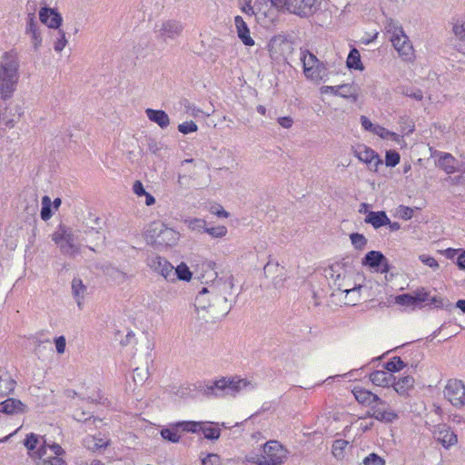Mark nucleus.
<instances>
[{"label":"nucleus","instance_id":"37","mask_svg":"<svg viewBox=\"0 0 465 465\" xmlns=\"http://www.w3.org/2000/svg\"><path fill=\"white\" fill-rule=\"evenodd\" d=\"M84 445L88 450L95 451L106 448L108 446V442L104 441L102 439H96L93 436H88L84 439Z\"/></svg>","mask_w":465,"mask_h":465},{"label":"nucleus","instance_id":"36","mask_svg":"<svg viewBox=\"0 0 465 465\" xmlns=\"http://www.w3.org/2000/svg\"><path fill=\"white\" fill-rule=\"evenodd\" d=\"M347 66L350 69H355V70H362L363 66L361 62V54L360 52L356 48H352L349 55L347 57L346 61Z\"/></svg>","mask_w":465,"mask_h":465},{"label":"nucleus","instance_id":"64","mask_svg":"<svg viewBox=\"0 0 465 465\" xmlns=\"http://www.w3.org/2000/svg\"><path fill=\"white\" fill-rule=\"evenodd\" d=\"M184 107L186 109V112L194 117L197 116L198 114L202 113L200 109L196 108L193 104L189 103L188 101L184 102Z\"/></svg>","mask_w":465,"mask_h":465},{"label":"nucleus","instance_id":"29","mask_svg":"<svg viewBox=\"0 0 465 465\" xmlns=\"http://www.w3.org/2000/svg\"><path fill=\"white\" fill-rule=\"evenodd\" d=\"M72 293L77 302L79 309L83 307V301L87 292V287L83 283L79 278H74L71 283Z\"/></svg>","mask_w":465,"mask_h":465},{"label":"nucleus","instance_id":"28","mask_svg":"<svg viewBox=\"0 0 465 465\" xmlns=\"http://www.w3.org/2000/svg\"><path fill=\"white\" fill-rule=\"evenodd\" d=\"M178 232L165 226L160 236H158L155 245L172 246L178 241Z\"/></svg>","mask_w":465,"mask_h":465},{"label":"nucleus","instance_id":"7","mask_svg":"<svg viewBox=\"0 0 465 465\" xmlns=\"http://www.w3.org/2000/svg\"><path fill=\"white\" fill-rule=\"evenodd\" d=\"M183 30V25L176 20H166L155 26L156 37L164 43L176 39L181 35Z\"/></svg>","mask_w":465,"mask_h":465},{"label":"nucleus","instance_id":"17","mask_svg":"<svg viewBox=\"0 0 465 465\" xmlns=\"http://www.w3.org/2000/svg\"><path fill=\"white\" fill-rule=\"evenodd\" d=\"M26 411V406L19 400L8 398L0 402V413L14 415Z\"/></svg>","mask_w":465,"mask_h":465},{"label":"nucleus","instance_id":"4","mask_svg":"<svg viewBox=\"0 0 465 465\" xmlns=\"http://www.w3.org/2000/svg\"><path fill=\"white\" fill-rule=\"evenodd\" d=\"M52 240L64 255L74 257L80 252V246L76 243L77 237L69 227L60 225L52 234Z\"/></svg>","mask_w":465,"mask_h":465},{"label":"nucleus","instance_id":"40","mask_svg":"<svg viewBox=\"0 0 465 465\" xmlns=\"http://www.w3.org/2000/svg\"><path fill=\"white\" fill-rule=\"evenodd\" d=\"M399 92L408 97L415 99L417 101H421L423 98V94L421 90L414 87L409 86H401L399 87Z\"/></svg>","mask_w":465,"mask_h":465},{"label":"nucleus","instance_id":"16","mask_svg":"<svg viewBox=\"0 0 465 465\" xmlns=\"http://www.w3.org/2000/svg\"><path fill=\"white\" fill-rule=\"evenodd\" d=\"M433 156L438 157L436 165L447 174L454 173L457 171V160L452 154L444 152H435Z\"/></svg>","mask_w":465,"mask_h":465},{"label":"nucleus","instance_id":"46","mask_svg":"<svg viewBox=\"0 0 465 465\" xmlns=\"http://www.w3.org/2000/svg\"><path fill=\"white\" fill-rule=\"evenodd\" d=\"M352 245L357 250H363L367 244V239L363 234L354 232L350 235Z\"/></svg>","mask_w":465,"mask_h":465},{"label":"nucleus","instance_id":"3","mask_svg":"<svg viewBox=\"0 0 465 465\" xmlns=\"http://www.w3.org/2000/svg\"><path fill=\"white\" fill-rule=\"evenodd\" d=\"M247 380L237 377H222L210 384L204 385L201 391L208 397L235 396L242 390L250 386Z\"/></svg>","mask_w":465,"mask_h":465},{"label":"nucleus","instance_id":"30","mask_svg":"<svg viewBox=\"0 0 465 465\" xmlns=\"http://www.w3.org/2000/svg\"><path fill=\"white\" fill-rule=\"evenodd\" d=\"M391 385L398 394L406 395L408 391L414 386V378L412 376L407 375L400 378L397 381L395 380Z\"/></svg>","mask_w":465,"mask_h":465},{"label":"nucleus","instance_id":"38","mask_svg":"<svg viewBox=\"0 0 465 465\" xmlns=\"http://www.w3.org/2000/svg\"><path fill=\"white\" fill-rule=\"evenodd\" d=\"M174 281L176 279L182 281H190L192 278V272H190L188 266L182 262L176 268H174Z\"/></svg>","mask_w":465,"mask_h":465},{"label":"nucleus","instance_id":"23","mask_svg":"<svg viewBox=\"0 0 465 465\" xmlns=\"http://www.w3.org/2000/svg\"><path fill=\"white\" fill-rule=\"evenodd\" d=\"M305 77L312 82L320 83L328 76V69L323 62H319L313 68H307Z\"/></svg>","mask_w":465,"mask_h":465},{"label":"nucleus","instance_id":"9","mask_svg":"<svg viewBox=\"0 0 465 465\" xmlns=\"http://www.w3.org/2000/svg\"><path fill=\"white\" fill-rule=\"evenodd\" d=\"M353 154L361 162L368 164L369 170L372 172H377L378 167L383 163L379 154L364 144H360L353 148Z\"/></svg>","mask_w":465,"mask_h":465},{"label":"nucleus","instance_id":"15","mask_svg":"<svg viewBox=\"0 0 465 465\" xmlns=\"http://www.w3.org/2000/svg\"><path fill=\"white\" fill-rule=\"evenodd\" d=\"M385 404L386 403L381 405L384 406ZM380 405L381 404L376 403V405L371 406V411H368V416L386 423L393 422L394 420H398L399 416L396 412H394L392 410L381 408Z\"/></svg>","mask_w":465,"mask_h":465},{"label":"nucleus","instance_id":"31","mask_svg":"<svg viewBox=\"0 0 465 465\" xmlns=\"http://www.w3.org/2000/svg\"><path fill=\"white\" fill-rule=\"evenodd\" d=\"M355 399L361 402V403H367V404H372V403H379V404H384L385 401H382L379 396L376 394H373L372 392L366 391V390H357L354 391Z\"/></svg>","mask_w":465,"mask_h":465},{"label":"nucleus","instance_id":"20","mask_svg":"<svg viewBox=\"0 0 465 465\" xmlns=\"http://www.w3.org/2000/svg\"><path fill=\"white\" fill-rule=\"evenodd\" d=\"M434 438L445 448L450 447L457 442V436L445 425L439 427L434 431Z\"/></svg>","mask_w":465,"mask_h":465},{"label":"nucleus","instance_id":"56","mask_svg":"<svg viewBox=\"0 0 465 465\" xmlns=\"http://www.w3.org/2000/svg\"><path fill=\"white\" fill-rule=\"evenodd\" d=\"M419 259L422 263L430 267L433 270H437L439 268L438 262L432 256L421 254L419 256Z\"/></svg>","mask_w":465,"mask_h":465},{"label":"nucleus","instance_id":"61","mask_svg":"<svg viewBox=\"0 0 465 465\" xmlns=\"http://www.w3.org/2000/svg\"><path fill=\"white\" fill-rule=\"evenodd\" d=\"M372 133L374 134L379 135L381 138H389V134H391V131L385 129L384 127L379 124H376L375 127H373Z\"/></svg>","mask_w":465,"mask_h":465},{"label":"nucleus","instance_id":"62","mask_svg":"<svg viewBox=\"0 0 465 465\" xmlns=\"http://www.w3.org/2000/svg\"><path fill=\"white\" fill-rule=\"evenodd\" d=\"M133 191L137 196H143L147 193L140 181L134 182Z\"/></svg>","mask_w":465,"mask_h":465},{"label":"nucleus","instance_id":"45","mask_svg":"<svg viewBox=\"0 0 465 465\" xmlns=\"http://www.w3.org/2000/svg\"><path fill=\"white\" fill-rule=\"evenodd\" d=\"M68 41L65 37V33L59 29L56 33V40L54 43V49L55 52L60 53L66 46Z\"/></svg>","mask_w":465,"mask_h":465},{"label":"nucleus","instance_id":"60","mask_svg":"<svg viewBox=\"0 0 465 465\" xmlns=\"http://www.w3.org/2000/svg\"><path fill=\"white\" fill-rule=\"evenodd\" d=\"M460 170L461 171V174L450 177V183L453 185L465 184V166Z\"/></svg>","mask_w":465,"mask_h":465},{"label":"nucleus","instance_id":"2","mask_svg":"<svg viewBox=\"0 0 465 465\" xmlns=\"http://www.w3.org/2000/svg\"><path fill=\"white\" fill-rule=\"evenodd\" d=\"M20 60L16 51L5 52L0 61V96L10 99L19 81Z\"/></svg>","mask_w":465,"mask_h":465},{"label":"nucleus","instance_id":"54","mask_svg":"<svg viewBox=\"0 0 465 465\" xmlns=\"http://www.w3.org/2000/svg\"><path fill=\"white\" fill-rule=\"evenodd\" d=\"M39 440V436L35 433H29L26 435L25 440V446L29 450H34L36 448V445Z\"/></svg>","mask_w":465,"mask_h":465},{"label":"nucleus","instance_id":"35","mask_svg":"<svg viewBox=\"0 0 465 465\" xmlns=\"http://www.w3.org/2000/svg\"><path fill=\"white\" fill-rule=\"evenodd\" d=\"M359 88L353 84H345L339 85L338 95L343 98H352L357 100Z\"/></svg>","mask_w":465,"mask_h":465},{"label":"nucleus","instance_id":"25","mask_svg":"<svg viewBox=\"0 0 465 465\" xmlns=\"http://www.w3.org/2000/svg\"><path fill=\"white\" fill-rule=\"evenodd\" d=\"M364 222L366 223L371 224L373 228L379 229L384 225H387V223H390V219L387 216L386 213L383 211H370L367 213Z\"/></svg>","mask_w":465,"mask_h":465},{"label":"nucleus","instance_id":"57","mask_svg":"<svg viewBox=\"0 0 465 465\" xmlns=\"http://www.w3.org/2000/svg\"><path fill=\"white\" fill-rule=\"evenodd\" d=\"M41 465H67V463L62 457L53 456L43 459Z\"/></svg>","mask_w":465,"mask_h":465},{"label":"nucleus","instance_id":"53","mask_svg":"<svg viewBox=\"0 0 465 465\" xmlns=\"http://www.w3.org/2000/svg\"><path fill=\"white\" fill-rule=\"evenodd\" d=\"M205 232L213 237L221 238L227 233V228L222 225L217 227L206 228Z\"/></svg>","mask_w":465,"mask_h":465},{"label":"nucleus","instance_id":"42","mask_svg":"<svg viewBox=\"0 0 465 465\" xmlns=\"http://www.w3.org/2000/svg\"><path fill=\"white\" fill-rule=\"evenodd\" d=\"M385 30L391 36H398L404 33L402 27L399 25L398 22L394 21L391 18L387 19L385 23Z\"/></svg>","mask_w":465,"mask_h":465},{"label":"nucleus","instance_id":"52","mask_svg":"<svg viewBox=\"0 0 465 465\" xmlns=\"http://www.w3.org/2000/svg\"><path fill=\"white\" fill-rule=\"evenodd\" d=\"M203 465H222L221 458L218 454L209 453L204 458H202Z\"/></svg>","mask_w":465,"mask_h":465},{"label":"nucleus","instance_id":"34","mask_svg":"<svg viewBox=\"0 0 465 465\" xmlns=\"http://www.w3.org/2000/svg\"><path fill=\"white\" fill-rule=\"evenodd\" d=\"M164 227L165 225L161 222L152 223L145 232L147 241L155 244L158 236H160Z\"/></svg>","mask_w":465,"mask_h":465},{"label":"nucleus","instance_id":"55","mask_svg":"<svg viewBox=\"0 0 465 465\" xmlns=\"http://www.w3.org/2000/svg\"><path fill=\"white\" fill-rule=\"evenodd\" d=\"M413 209L408 206L401 205L397 210V214L403 220H410L413 216Z\"/></svg>","mask_w":465,"mask_h":465},{"label":"nucleus","instance_id":"10","mask_svg":"<svg viewBox=\"0 0 465 465\" xmlns=\"http://www.w3.org/2000/svg\"><path fill=\"white\" fill-rule=\"evenodd\" d=\"M147 265L165 280L174 282V267L165 258L152 255L147 259Z\"/></svg>","mask_w":465,"mask_h":465},{"label":"nucleus","instance_id":"6","mask_svg":"<svg viewBox=\"0 0 465 465\" xmlns=\"http://www.w3.org/2000/svg\"><path fill=\"white\" fill-rule=\"evenodd\" d=\"M195 423L190 421H179L169 424L168 427L163 428L160 431L162 438L173 443H177L181 439V432H193L195 433Z\"/></svg>","mask_w":465,"mask_h":465},{"label":"nucleus","instance_id":"12","mask_svg":"<svg viewBox=\"0 0 465 465\" xmlns=\"http://www.w3.org/2000/svg\"><path fill=\"white\" fill-rule=\"evenodd\" d=\"M25 33L30 36L34 50L38 51L42 45L43 38L36 16L26 18Z\"/></svg>","mask_w":465,"mask_h":465},{"label":"nucleus","instance_id":"8","mask_svg":"<svg viewBox=\"0 0 465 465\" xmlns=\"http://www.w3.org/2000/svg\"><path fill=\"white\" fill-rule=\"evenodd\" d=\"M444 396L455 407L465 405V386L460 380H449L445 389Z\"/></svg>","mask_w":465,"mask_h":465},{"label":"nucleus","instance_id":"63","mask_svg":"<svg viewBox=\"0 0 465 465\" xmlns=\"http://www.w3.org/2000/svg\"><path fill=\"white\" fill-rule=\"evenodd\" d=\"M55 349L58 353H64L65 350L66 341L64 336L55 339Z\"/></svg>","mask_w":465,"mask_h":465},{"label":"nucleus","instance_id":"21","mask_svg":"<svg viewBox=\"0 0 465 465\" xmlns=\"http://www.w3.org/2000/svg\"><path fill=\"white\" fill-rule=\"evenodd\" d=\"M413 296L417 303L429 302V304L432 305L434 308H443L448 302V300H444L440 297H430V292H426L424 289L417 290L413 293Z\"/></svg>","mask_w":465,"mask_h":465},{"label":"nucleus","instance_id":"27","mask_svg":"<svg viewBox=\"0 0 465 465\" xmlns=\"http://www.w3.org/2000/svg\"><path fill=\"white\" fill-rule=\"evenodd\" d=\"M191 423H195L198 426L195 427V432L203 431L204 437L207 440H218L221 435V430L217 427L211 426L210 422L203 421H190Z\"/></svg>","mask_w":465,"mask_h":465},{"label":"nucleus","instance_id":"14","mask_svg":"<svg viewBox=\"0 0 465 465\" xmlns=\"http://www.w3.org/2000/svg\"><path fill=\"white\" fill-rule=\"evenodd\" d=\"M316 0H290L288 12L301 17H306L312 13Z\"/></svg>","mask_w":465,"mask_h":465},{"label":"nucleus","instance_id":"19","mask_svg":"<svg viewBox=\"0 0 465 465\" xmlns=\"http://www.w3.org/2000/svg\"><path fill=\"white\" fill-rule=\"evenodd\" d=\"M234 24L236 27L237 35L240 40L247 46H252L254 40L250 35V30L247 24L244 22L242 16L236 15L234 17Z\"/></svg>","mask_w":465,"mask_h":465},{"label":"nucleus","instance_id":"39","mask_svg":"<svg viewBox=\"0 0 465 465\" xmlns=\"http://www.w3.org/2000/svg\"><path fill=\"white\" fill-rule=\"evenodd\" d=\"M405 366L402 360L399 356H395L385 363L384 368L388 372L392 373L402 370Z\"/></svg>","mask_w":465,"mask_h":465},{"label":"nucleus","instance_id":"5","mask_svg":"<svg viewBox=\"0 0 465 465\" xmlns=\"http://www.w3.org/2000/svg\"><path fill=\"white\" fill-rule=\"evenodd\" d=\"M265 465H282L287 459L288 450L277 440H269L262 447Z\"/></svg>","mask_w":465,"mask_h":465},{"label":"nucleus","instance_id":"49","mask_svg":"<svg viewBox=\"0 0 465 465\" xmlns=\"http://www.w3.org/2000/svg\"><path fill=\"white\" fill-rule=\"evenodd\" d=\"M197 129L198 126L193 121L183 122L178 125V131L183 134L194 133Z\"/></svg>","mask_w":465,"mask_h":465},{"label":"nucleus","instance_id":"41","mask_svg":"<svg viewBox=\"0 0 465 465\" xmlns=\"http://www.w3.org/2000/svg\"><path fill=\"white\" fill-rule=\"evenodd\" d=\"M349 442L345 440L339 439L334 440L332 444V454L338 460H341L344 457V450L348 446Z\"/></svg>","mask_w":465,"mask_h":465},{"label":"nucleus","instance_id":"22","mask_svg":"<svg viewBox=\"0 0 465 465\" xmlns=\"http://www.w3.org/2000/svg\"><path fill=\"white\" fill-rule=\"evenodd\" d=\"M370 380L376 386L390 387L396 380V377L386 370L375 371L370 374Z\"/></svg>","mask_w":465,"mask_h":465},{"label":"nucleus","instance_id":"50","mask_svg":"<svg viewBox=\"0 0 465 465\" xmlns=\"http://www.w3.org/2000/svg\"><path fill=\"white\" fill-rule=\"evenodd\" d=\"M148 371L140 368H135L133 373L134 381L136 384H143L148 378Z\"/></svg>","mask_w":465,"mask_h":465},{"label":"nucleus","instance_id":"32","mask_svg":"<svg viewBox=\"0 0 465 465\" xmlns=\"http://www.w3.org/2000/svg\"><path fill=\"white\" fill-rule=\"evenodd\" d=\"M385 261L386 257L381 252L371 251L366 253L361 263L362 265H367L371 268H378Z\"/></svg>","mask_w":465,"mask_h":465},{"label":"nucleus","instance_id":"43","mask_svg":"<svg viewBox=\"0 0 465 465\" xmlns=\"http://www.w3.org/2000/svg\"><path fill=\"white\" fill-rule=\"evenodd\" d=\"M47 447L50 448L51 450H53L54 456L56 457H63L65 454V450L59 444L53 443L51 445H47L46 443H45L38 450V454L40 457L44 456L46 453L45 449Z\"/></svg>","mask_w":465,"mask_h":465},{"label":"nucleus","instance_id":"26","mask_svg":"<svg viewBox=\"0 0 465 465\" xmlns=\"http://www.w3.org/2000/svg\"><path fill=\"white\" fill-rule=\"evenodd\" d=\"M145 114L150 121L157 124L162 129L166 128L170 124V118L163 110L148 108L145 110Z\"/></svg>","mask_w":465,"mask_h":465},{"label":"nucleus","instance_id":"11","mask_svg":"<svg viewBox=\"0 0 465 465\" xmlns=\"http://www.w3.org/2000/svg\"><path fill=\"white\" fill-rule=\"evenodd\" d=\"M390 40L402 60L406 62L413 60L414 50L405 33L399 35L398 36H390Z\"/></svg>","mask_w":465,"mask_h":465},{"label":"nucleus","instance_id":"33","mask_svg":"<svg viewBox=\"0 0 465 465\" xmlns=\"http://www.w3.org/2000/svg\"><path fill=\"white\" fill-rule=\"evenodd\" d=\"M300 60L302 63L304 74H306L307 68H313L320 62L315 54L303 48L300 49Z\"/></svg>","mask_w":465,"mask_h":465},{"label":"nucleus","instance_id":"48","mask_svg":"<svg viewBox=\"0 0 465 465\" xmlns=\"http://www.w3.org/2000/svg\"><path fill=\"white\" fill-rule=\"evenodd\" d=\"M400 153L396 151H387L385 155V164L390 167L396 166L400 162Z\"/></svg>","mask_w":465,"mask_h":465},{"label":"nucleus","instance_id":"18","mask_svg":"<svg viewBox=\"0 0 465 465\" xmlns=\"http://www.w3.org/2000/svg\"><path fill=\"white\" fill-rule=\"evenodd\" d=\"M104 273L110 281L118 285L131 279V275L112 264L104 266Z\"/></svg>","mask_w":465,"mask_h":465},{"label":"nucleus","instance_id":"44","mask_svg":"<svg viewBox=\"0 0 465 465\" xmlns=\"http://www.w3.org/2000/svg\"><path fill=\"white\" fill-rule=\"evenodd\" d=\"M51 204L52 202L48 196L45 195L42 198L41 218L44 221H47L52 217Z\"/></svg>","mask_w":465,"mask_h":465},{"label":"nucleus","instance_id":"1","mask_svg":"<svg viewBox=\"0 0 465 465\" xmlns=\"http://www.w3.org/2000/svg\"><path fill=\"white\" fill-rule=\"evenodd\" d=\"M233 277L227 273L223 277H216L212 283L203 287L195 297L196 309H212L214 313L226 315L232 309V303L228 298L233 289Z\"/></svg>","mask_w":465,"mask_h":465},{"label":"nucleus","instance_id":"24","mask_svg":"<svg viewBox=\"0 0 465 465\" xmlns=\"http://www.w3.org/2000/svg\"><path fill=\"white\" fill-rule=\"evenodd\" d=\"M15 384L16 382L11 378L8 371L0 367V398L12 393Z\"/></svg>","mask_w":465,"mask_h":465},{"label":"nucleus","instance_id":"58","mask_svg":"<svg viewBox=\"0 0 465 465\" xmlns=\"http://www.w3.org/2000/svg\"><path fill=\"white\" fill-rule=\"evenodd\" d=\"M246 460H247V461L252 462V463H255L257 465H265L262 461L266 460L264 459L263 452L262 454L251 453L249 456L246 457Z\"/></svg>","mask_w":465,"mask_h":465},{"label":"nucleus","instance_id":"47","mask_svg":"<svg viewBox=\"0 0 465 465\" xmlns=\"http://www.w3.org/2000/svg\"><path fill=\"white\" fill-rule=\"evenodd\" d=\"M396 302L404 306H415L418 304L413 294L411 293H405L397 296Z\"/></svg>","mask_w":465,"mask_h":465},{"label":"nucleus","instance_id":"59","mask_svg":"<svg viewBox=\"0 0 465 465\" xmlns=\"http://www.w3.org/2000/svg\"><path fill=\"white\" fill-rule=\"evenodd\" d=\"M290 0H271V4L278 11H288Z\"/></svg>","mask_w":465,"mask_h":465},{"label":"nucleus","instance_id":"51","mask_svg":"<svg viewBox=\"0 0 465 465\" xmlns=\"http://www.w3.org/2000/svg\"><path fill=\"white\" fill-rule=\"evenodd\" d=\"M385 461L376 453H371L362 460L363 465H384Z\"/></svg>","mask_w":465,"mask_h":465},{"label":"nucleus","instance_id":"13","mask_svg":"<svg viewBox=\"0 0 465 465\" xmlns=\"http://www.w3.org/2000/svg\"><path fill=\"white\" fill-rule=\"evenodd\" d=\"M39 19L42 24L53 29H58L63 21L60 14L56 10L50 7H42L40 9Z\"/></svg>","mask_w":465,"mask_h":465}]
</instances>
